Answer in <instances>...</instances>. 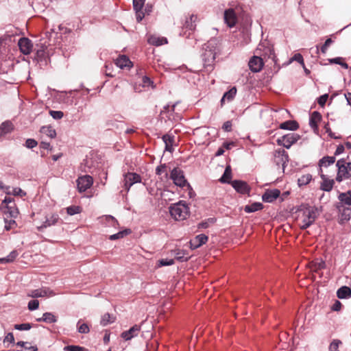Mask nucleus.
I'll list each match as a JSON object with an SVG mask.
<instances>
[{
  "label": "nucleus",
  "mask_w": 351,
  "mask_h": 351,
  "mask_svg": "<svg viewBox=\"0 0 351 351\" xmlns=\"http://www.w3.org/2000/svg\"><path fill=\"white\" fill-rule=\"evenodd\" d=\"M320 210L315 206L302 205L298 210V221L301 229L310 227L318 217Z\"/></svg>",
  "instance_id": "obj_1"
},
{
  "label": "nucleus",
  "mask_w": 351,
  "mask_h": 351,
  "mask_svg": "<svg viewBox=\"0 0 351 351\" xmlns=\"http://www.w3.org/2000/svg\"><path fill=\"white\" fill-rule=\"evenodd\" d=\"M217 45V41L216 39H211L205 45L202 60L206 68L212 69L213 67L216 57Z\"/></svg>",
  "instance_id": "obj_2"
},
{
  "label": "nucleus",
  "mask_w": 351,
  "mask_h": 351,
  "mask_svg": "<svg viewBox=\"0 0 351 351\" xmlns=\"http://www.w3.org/2000/svg\"><path fill=\"white\" fill-rule=\"evenodd\" d=\"M336 166L338 169L336 180L337 182H341L343 180L348 179L351 177V162H347L346 159L342 158L337 160Z\"/></svg>",
  "instance_id": "obj_3"
},
{
  "label": "nucleus",
  "mask_w": 351,
  "mask_h": 351,
  "mask_svg": "<svg viewBox=\"0 0 351 351\" xmlns=\"http://www.w3.org/2000/svg\"><path fill=\"white\" fill-rule=\"evenodd\" d=\"M169 212L171 215L176 220H183L186 219L189 213L187 205L182 201L171 206Z\"/></svg>",
  "instance_id": "obj_4"
},
{
  "label": "nucleus",
  "mask_w": 351,
  "mask_h": 351,
  "mask_svg": "<svg viewBox=\"0 0 351 351\" xmlns=\"http://www.w3.org/2000/svg\"><path fill=\"white\" fill-rule=\"evenodd\" d=\"M256 53L260 56H263L264 58L275 59L274 50L272 45H270L267 40L263 41L258 45Z\"/></svg>",
  "instance_id": "obj_5"
},
{
  "label": "nucleus",
  "mask_w": 351,
  "mask_h": 351,
  "mask_svg": "<svg viewBox=\"0 0 351 351\" xmlns=\"http://www.w3.org/2000/svg\"><path fill=\"white\" fill-rule=\"evenodd\" d=\"M300 138V136L295 133H289L278 138L277 143L279 145H282L287 149L291 147L293 144L296 143Z\"/></svg>",
  "instance_id": "obj_6"
},
{
  "label": "nucleus",
  "mask_w": 351,
  "mask_h": 351,
  "mask_svg": "<svg viewBox=\"0 0 351 351\" xmlns=\"http://www.w3.org/2000/svg\"><path fill=\"white\" fill-rule=\"evenodd\" d=\"M141 182V178L140 175L136 173L128 172L124 175L123 178V187L128 191H129L130 187L136 184Z\"/></svg>",
  "instance_id": "obj_7"
},
{
  "label": "nucleus",
  "mask_w": 351,
  "mask_h": 351,
  "mask_svg": "<svg viewBox=\"0 0 351 351\" xmlns=\"http://www.w3.org/2000/svg\"><path fill=\"white\" fill-rule=\"evenodd\" d=\"M56 293L49 288H42L38 289L31 290L27 293V296L33 298L42 297H51Z\"/></svg>",
  "instance_id": "obj_8"
},
{
  "label": "nucleus",
  "mask_w": 351,
  "mask_h": 351,
  "mask_svg": "<svg viewBox=\"0 0 351 351\" xmlns=\"http://www.w3.org/2000/svg\"><path fill=\"white\" fill-rule=\"evenodd\" d=\"M171 178L176 185L180 187H183L186 184V180H185L183 172L176 168L171 171Z\"/></svg>",
  "instance_id": "obj_9"
},
{
  "label": "nucleus",
  "mask_w": 351,
  "mask_h": 351,
  "mask_svg": "<svg viewBox=\"0 0 351 351\" xmlns=\"http://www.w3.org/2000/svg\"><path fill=\"white\" fill-rule=\"evenodd\" d=\"M77 183L80 192H84L92 186L93 179L90 176H84L78 178Z\"/></svg>",
  "instance_id": "obj_10"
},
{
  "label": "nucleus",
  "mask_w": 351,
  "mask_h": 351,
  "mask_svg": "<svg viewBox=\"0 0 351 351\" xmlns=\"http://www.w3.org/2000/svg\"><path fill=\"white\" fill-rule=\"evenodd\" d=\"M223 19L226 24L229 27H233L237 23V15L233 8L225 10Z\"/></svg>",
  "instance_id": "obj_11"
},
{
  "label": "nucleus",
  "mask_w": 351,
  "mask_h": 351,
  "mask_svg": "<svg viewBox=\"0 0 351 351\" xmlns=\"http://www.w3.org/2000/svg\"><path fill=\"white\" fill-rule=\"evenodd\" d=\"M18 45L21 52L24 55H29L32 51V42L27 38H21L18 42Z\"/></svg>",
  "instance_id": "obj_12"
},
{
  "label": "nucleus",
  "mask_w": 351,
  "mask_h": 351,
  "mask_svg": "<svg viewBox=\"0 0 351 351\" xmlns=\"http://www.w3.org/2000/svg\"><path fill=\"white\" fill-rule=\"evenodd\" d=\"M230 184L237 193L241 194H248L250 191V187L245 181L235 180L232 181Z\"/></svg>",
  "instance_id": "obj_13"
},
{
  "label": "nucleus",
  "mask_w": 351,
  "mask_h": 351,
  "mask_svg": "<svg viewBox=\"0 0 351 351\" xmlns=\"http://www.w3.org/2000/svg\"><path fill=\"white\" fill-rule=\"evenodd\" d=\"M263 58L260 56H254L249 61L248 65L250 70L254 73L259 72L263 66Z\"/></svg>",
  "instance_id": "obj_14"
},
{
  "label": "nucleus",
  "mask_w": 351,
  "mask_h": 351,
  "mask_svg": "<svg viewBox=\"0 0 351 351\" xmlns=\"http://www.w3.org/2000/svg\"><path fill=\"white\" fill-rule=\"evenodd\" d=\"M280 194L278 189L267 190L263 195L262 199L265 202H272L276 199Z\"/></svg>",
  "instance_id": "obj_15"
},
{
  "label": "nucleus",
  "mask_w": 351,
  "mask_h": 351,
  "mask_svg": "<svg viewBox=\"0 0 351 351\" xmlns=\"http://www.w3.org/2000/svg\"><path fill=\"white\" fill-rule=\"evenodd\" d=\"M115 64L121 69L125 68H130L132 66V63L128 56L125 55L119 56L115 60Z\"/></svg>",
  "instance_id": "obj_16"
},
{
  "label": "nucleus",
  "mask_w": 351,
  "mask_h": 351,
  "mask_svg": "<svg viewBox=\"0 0 351 351\" xmlns=\"http://www.w3.org/2000/svg\"><path fill=\"white\" fill-rule=\"evenodd\" d=\"M140 330H141V328L139 326L134 325V326L130 328L128 330L123 332L121 333V336L125 341H129V340L132 339L133 337L137 336Z\"/></svg>",
  "instance_id": "obj_17"
},
{
  "label": "nucleus",
  "mask_w": 351,
  "mask_h": 351,
  "mask_svg": "<svg viewBox=\"0 0 351 351\" xmlns=\"http://www.w3.org/2000/svg\"><path fill=\"white\" fill-rule=\"evenodd\" d=\"M207 241V236L203 234H199L190 241V247L191 249H196L206 243Z\"/></svg>",
  "instance_id": "obj_18"
},
{
  "label": "nucleus",
  "mask_w": 351,
  "mask_h": 351,
  "mask_svg": "<svg viewBox=\"0 0 351 351\" xmlns=\"http://www.w3.org/2000/svg\"><path fill=\"white\" fill-rule=\"evenodd\" d=\"M308 267L311 271L317 273L326 267V263L322 259H315L309 263Z\"/></svg>",
  "instance_id": "obj_19"
},
{
  "label": "nucleus",
  "mask_w": 351,
  "mask_h": 351,
  "mask_svg": "<svg viewBox=\"0 0 351 351\" xmlns=\"http://www.w3.org/2000/svg\"><path fill=\"white\" fill-rule=\"evenodd\" d=\"M320 176L322 179V182L321 183L320 189L324 191H330L332 190L334 184V180L328 179L325 175H324L322 172H320Z\"/></svg>",
  "instance_id": "obj_20"
},
{
  "label": "nucleus",
  "mask_w": 351,
  "mask_h": 351,
  "mask_svg": "<svg viewBox=\"0 0 351 351\" xmlns=\"http://www.w3.org/2000/svg\"><path fill=\"white\" fill-rule=\"evenodd\" d=\"M321 119H322V115L320 114V113L317 111H314L311 114V117H310V120H309L310 126L314 130L317 129V124L319 122H320Z\"/></svg>",
  "instance_id": "obj_21"
},
{
  "label": "nucleus",
  "mask_w": 351,
  "mask_h": 351,
  "mask_svg": "<svg viewBox=\"0 0 351 351\" xmlns=\"http://www.w3.org/2000/svg\"><path fill=\"white\" fill-rule=\"evenodd\" d=\"M59 217L57 214H51L49 216L46 217V219L43 224L41 225L39 228H47L57 223Z\"/></svg>",
  "instance_id": "obj_22"
},
{
  "label": "nucleus",
  "mask_w": 351,
  "mask_h": 351,
  "mask_svg": "<svg viewBox=\"0 0 351 351\" xmlns=\"http://www.w3.org/2000/svg\"><path fill=\"white\" fill-rule=\"evenodd\" d=\"M338 209L341 214V221H348L351 217V208L349 207H344L343 205L338 206Z\"/></svg>",
  "instance_id": "obj_23"
},
{
  "label": "nucleus",
  "mask_w": 351,
  "mask_h": 351,
  "mask_svg": "<svg viewBox=\"0 0 351 351\" xmlns=\"http://www.w3.org/2000/svg\"><path fill=\"white\" fill-rule=\"evenodd\" d=\"M237 94V88L236 87L231 88L228 91L226 92L223 94L221 99V104H223L226 101L228 102L231 101L235 97Z\"/></svg>",
  "instance_id": "obj_24"
},
{
  "label": "nucleus",
  "mask_w": 351,
  "mask_h": 351,
  "mask_svg": "<svg viewBox=\"0 0 351 351\" xmlns=\"http://www.w3.org/2000/svg\"><path fill=\"white\" fill-rule=\"evenodd\" d=\"M338 199L340 201L341 205L345 204L348 206H351V191H348L345 193H341Z\"/></svg>",
  "instance_id": "obj_25"
},
{
  "label": "nucleus",
  "mask_w": 351,
  "mask_h": 351,
  "mask_svg": "<svg viewBox=\"0 0 351 351\" xmlns=\"http://www.w3.org/2000/svg\"><path fill=\"white\" fill-rule=\"evenodd\" d=\"M162 140L165 144V150L171 152L173 151V144L174 138L170 134H165L162 136Z\"/></svg>",
  "instance_id": "obj_26"
},
{
  "label": "nucleus",
  "mask_w": 351,
  "mask_h": 351,
  "mask_svg": "<svg viewBox=\"0 0 351 351\" xmlns=\"http://www.w3.org/2000/svg\"><path fill=\"white\" fill-rule=\"evenodd\" d=\"M231 178H232V169L230 165H228L224 171V173L221 178L219 179L220 182L221 183H228L231 184Z\"/></svg>",
  "instance_id": "obj_27"
},
{
  "label": "nucleus",
  "mask_w": 351,
  "mask_h": 351,
  "mask_svg": "<svg viewBox=\"0 0 351 351\" xmlns=\"http://www.w3.org/2000/svg\"><path fill=\"white\" fill-rule=\"evenodd\" d=\"M37 322H44L51 324L57 322V317L51 313H45L43 317L36 319Z\"/></svg>",
  "instance_id": "obj_28"
},
{
  "label": "nucleus",
  "mask_w": 351,
  "mask_h": 351,
  "mask_svg": "<svg viewBox=\"0 0 351 351\" xmlns=\"http://www.w3.org/2000/svg\"><path fill=\"white\" fill-rule=\"evenodd\" d=\"M299 128L298 123L295 121H287L280 125V128L282 130H296Z\"/></svg>",
  "instance_id": "obj_29"
},
{
  "label": "nucleus",
  "mask_w": 351,
  "mask_h": 351,
  "mask_svg": "<svg viewBox=\"0 0 351 351\" xmlns=\"http://www.w3.org/2000/svg\"><path fill=\"white\" fill-rule=\"evenodd\" d=\"M335 162V156H324L319 161V165L320 167V172L322 173V167H326L330 165H332Z\"/></svg>",
  "instance_id": "obj_30"
},
{
  "label": "nucleus",
  "mask_w": 351,
  "mask_h": 351,
  "mask_svg": "<svg viewBox=\"0 0 351 351\" xmlns=\"http://www.w3.org/2000/svg\"><path fill=\"white\" fill-rule=\"evenodd\" d=\"M337 295L340 299L348 298L351 296V289L346 286L341 287L337 290Z\"/></svg>",
  "instance_id": "obj_31"
},
{
  "label": "nucleus",
  "mask_w": 351,
  "mask_h": 351,
  "mask_svg": "<svg viewBox=\"0 0 351 351\" xmlns=\"http://www.w3.org/2000/svg\"><path fill=\"white\" fill-rule=\"evenodd\" d=\"M148 42L149 43L153 45L160 46L164 44H167V39L166 38H159L154 36H152L149 38Z\"/></svg>",
  "instance_id": "obj_32"
},
{
  "label": "nucleus",
  "mask_w": 351,
  "mask_h": 351,
  "mask_svg": "<svg viewBox=\"0 0 351 351\" xmlns=\"http://www.w3.org/2000/svg\"><path fill=\"white\" fill-rule=\"evenodd\" d=\"M263 208V204L259 202H254L250 205H246L244 208L245 212L250 213L260 210Z\"/></svg>",
  "instance_id": "obj_33"
},
{
  "label": "nucleus",
  "mask_w": 351,
  "mask_h": 351,
  "mask_svg": "<svg viewBox=\"0 0 351 351\" xmlns=\"http://www.w3.org/2000/svg\"><path fill=\"white\" fill-rule=\"evenodd\" d=\"M12 130V124L10 121H5L0 125V137L9 133Z\"/></svg>",
  "instance_id": "obj_34"
},
{
  "label": "nucleus",
  "mask_w": 351,
  "mask_h": 351,
  "mask_svg": "<svg viewBox=\"0 0 351 351\" xmlns=\"http://www.w3.org/2000/svg\"><path fill=\"white\" fill-rule=\"evenodd\" d=\"M40 132L46 134L47 136L53 138L56 137V130L51 126H43L40 129Z\"/></svg>",
  "instance_id": "obj_35"
},
{
  "label": "nucleus",
  "mask_w": 351,
  "mask_h": 351,
  "mask_svg": "<svg viewBox=\"0 0 351 351\" xmlns=\"http://www.w3.org/2000/svg\"><path fill=\"white\" fill-rule=\"evenodd\" d=\"M312 180V176L309 173L302 175L298 179V184L299 186H303L308 184Z\"/></svg>",
  "instance_id": "obj_36"
},
{
  "label": "nucleus",
  "mask_w": 351,
  "mask_h": 351,
  "mask_svg": "<svg viewBox=\"0 0 351 351\" xmlns=\"http://www.w3.org/2000/svg\"><path fill=\"white\" fill-rule=\"evenodd\" d=\"M77 327L78 332L82 334H87L90 331L88 326L85 323L81 324V320L78 321Z\"/></svg>",
  "instance_id": "obj_37"
},
{
  "label": "nucleus",
  "mask_w": 351,
  "mask_h": 351,
  "mask_svg": "<svg viewBox=\"0 0 351 351\" xmlns=\"http://www.w3.org/2000/svg\"><path fill=\"white\" fill-rule=\"evenodd\" d=\"M189 256L188 255L187 253H186L185 251H181V250H178L176 253V258L178 260V261H187L189 258Z\"/></svg>",
  "instance_id": "obj_38"
},
{
  "label": "nucleus",
  "mask_w": 351,
  "mask_h": 351,
  "mask_svg": "<svg viewBox=\"0 0 351 351\" xmlns=\"http://www.w3.org/2000/svg\"><path fill=\"white\" fill-rule=\"evenodd\" d=\"M130 232V230H125L123 231H120L118 233L110 235L109 239L112 241L119 239L121 238H123L125 235L128 234Z\"/></svg>",
  "instance_id": "obj_39"
},
{
  "label": "nucleus",
  "mask_w": 351,
  "mask_h": 351,
  "mask_svg": "<svg viewBox=\"0 0 351 351\" xmlns=\"http://www.w3.org/2000/svg\"><path fill=\"white\" fill-rule=\"evenodd\" d=\"M103 219H105L106 221L113 227H117L119 225L117 220L111 215H106L101 217Z\"/></svg>",
  "instance_id": "obj_40"
},
{
  "label": "nucleus",
  "mask_w": 351,
  "mask_h": 351,
  "mask_svg": "<svg viewBox=\"0 0 351 351\" xmlns=\"http://www.w3.org/2000/svg\"><path fill=\"white\" fill-rule=\"evenodd\" d=\"M156 173L158 176H162V174H164V177L165 178H167L168 176V173H167V171L166 165L164 164V165H161L157 167V168L156 169Z\"/></svg>",
  "instance_id": "obj_41"
},
{
  "label": "nucleus",
  "mask_w": 351,
  "mask_h": 351,
  "mask_svg": "<svg viewBox=\"0 0 351 351\" xmlns=\"http://www.w3.org/2000/svg\"><path fill=\"white\" fill-rule=\"evenodd\" d=\"M114 319L111 317L109 313L104 314L101 319V324L103 326H106L108 324L112 323Z\"/></svg>",
  "instance_id": "obj_42"
},
{
  "label": "nucleus",
  "mask_w": 351,
  "mask_h": 351,
  "mask_svg": "<svg viewBox=\"0 0 351 351\" xmlns=\"http://www.w3.org/2000/svg\"><path fill=\"white\" fill-rule=\"evenodd\" d=\"M66 211L69 215H73L80 213L81 212V208L77 206H71L66 208Z\"/></svg>",
  "instance_id": "obj_43"
},
{
  "label": "nucleus",
  "mask_w": 351,
  "mask_h": 351,
  "mask_svg": "<svg viewBox=\"0 0 351 351\" xmlns=\"http://www.w3.org/2000/svg\"><path fill=\"white\" fill-rule=\"evenodd\" d=\"M25 193L19 187H13L11 192H8V195H19L23 197L25 195Z\"/></svg>",
  "instance_id": "obj_44"
},
{
  "label": "nucleus",
  "mask_w": 351,
  "mask_h": 351,
  "mask_svg": "<svg viewBox=\"0 0 351 351\" xmlns=\"http://www.w3.org/2000/svg\"><path fill=\"white\" fill-rule=\"evenodd\" d=\"M293 61L298 62L302 66H304V62L302 56L300 53L295 54L289 60V63Z\"/></svg>",
  "instance_id": "obj_45"
},
{
  "label": "nucleus",
  "mask_w": 351,
  "mask_h": 351,
  "mask_svg": "<svg viewBox=\"0 0 351 351\" xmlns=\"http://www.w3.org/2000/svg\"><path fill=\"white\" fill-rule=\"evenodd\" d=\"M276 154H278V156H281V162L283 165L288 162V154L284 149L277 151Z\"/></svg>",
  "instance_id": "obj_46"
},
{
  "label": "nucleus",
  "mask_w": 351,
  "mask_h": 351,
  "mask_svg": "<svg viewBox=\"0 0 351 351\" xmlns=\"http://www.w3.org/2000/svg\"><path fill=\"white\" fill-rule=\"evenodd\" d=\"M14 328L19 330H28L32 328V326L29 323L21 324H15Z\"/></svg>",
  "instance_id": "obj_47"
},
{
  "label": "nucleus",
  "mask_w": 351,
  "mask_h": 351,
  "mask_svg": "<svg viewBox=\"0 0 351 351\" xmlns=\"http://www.w3.org/2000/svg\"><path fill=\"white\" fill-rule=\"evenodd\" d=\"M341 344V341L338 339L333 340L330 346H329V350L330 351H338V348L339 345Z\"/></svg>",
  "instance_id": "obj_48"
},
{
  "label": "nucleus",
  "mask_w": 351,
  "mask_h": 351,
  "mask_svg": "<svg viewBox=\"0 0 351 351\" xmlns=\"http://www.w3.org/2000/svg\"><path fill=\"white\" fill-rule=\"evenodd\" d=\"M27 306L29 311L36 310L39 307V302L37 300H30Z\"/></svg>",
  "instance_id": "obj_49"
},
{
  "label": "nucleus",
  "mask_w": 351,
  "mask_h": 351,
  "mask_svg": "<svg viewBox=\"0 0 351 351\" xmlns=\"http://www.w3.org/2000/svg\"><path fill=\"white\" fill-rule=\"evenodd\" d=\"M142 84L143 87H152L154 88L153 82L150 80L149 77L147 76H144L142 78Z\"/></svg>",
  "instance_id": "obj_50"
},
{
  "label": "nucleus",
  "mask_w": 351,
  "mask_h": 351,
  "mask_svg": "<svg viewBox=\"0 0 351 351\" xmlns=\"http://www.w3.org/2000/svg\"><path fill=\"white\" fill-rule=\"evenodd\" d=\"M50 115L54 119H60L63 117V112L62 111H56V110H50L49 111Z\"/></svg>",
  "instance_id": "obj_51"
},
{
  "label": "nucleus",
  "mask_w": 351,
  "mask_h": 351,
  "mask_svg": "<svg viewBox=\"0 0 351 351\" xmlns=\"http://www.w3.org/2000/svg\"><path fill=\"white\" fill-rule=\"evenodd\" d=\"M65 351H84L83 347L79 346H67L64 348Z\"/></svg>",
  "instance_id": "obj_52"
},
{
  "label": "nucleus",
  "mask_w": 351,
  "mask_h": 351,
  "mask_svg": "<svg viewBox=\"0 0 351 351\" xmlns=\"http://www.w3.org/2000/svg\"><path fill=\"white\" fill-rule=\"evenodd\" d=\"M145 0H133L134 10L143 9Z\"/></svg>",
  "instance_id": "obj_53"
},
{
  "label": "nucleus",
  "mask_w": 351,
  "mask_h": 351,
  "mask_svg": "<svg viewBox=\"0 0 351 351\" xmlns=\"http://www.w3.org/2000/svg\"><path fill=\"white\" fill-rule=\"evenodd\" d=\"M17 255L18 253L16 251L11 252L7 257L4 258L5 259V263L12 262Z\"/></svg>",
  "instance_id": "obj_54"
},
{
  "label": "nucleus",
  "mask_w": 351,
  "mask_h": 351,
  "mask_svg": "<svg viewBox=\"0 0 351 351\" xmlns=\"http://www.w3.org/2000/svg\"><path fill=\"white\" fill-rule=\"evenodd\" d=\"M174 263L173 259H161L158 261L159 266H168Z\"/></svg>",
  "instance_id": "obj_55"
},
{
  "label": "nucleus",
  "mask_w": 351,
  "mask_h": 351,
  "mask_svg": "<svg viewBox=\"0 0 351 351\" xmlns=\"http://www.w3.org/2000/svg\"><path fill=\"white\" fill-rule=\"evenodd\" d=\"M332 43V40L331 38H328L326 39V40L325 41L324 44L322 45V47H321V51L323 53H326L327 49H328V47L330 46V45Z\"/></svg>",
  "instance_id": "obj_56"
},
{
  "label": "nucleus",
  "mask_w": 351,
  "mask_h": 351,
  "mask_svg": "<svg viewBox=\"0 0 351 351\" xmlns=\"http://www.w3.org/2000/svg\"><path fill=\"white\" fill-rule=\"evenodd\" d=\"M136 12V17L138 22H140L142 21V19L144 18L145 14L142 10V9H136L134 10Z\"/></svg>",
  "instance_id": "obj_57"
},
{
  "label": "nucleus",
  "mask_w": 351,
  "mask_h": 351,
  "mask_svg": "<svg viewBox=\"0 0 351 351\" xmlns=\"http://www.w3.org/2000/svg\"><path fill=\"white\" fill-rule=\"evenodd\" d=\"M328 98V94H324L318 98L317 102L321 106H324Z\"/></svg>",
  "instance_id": "obj_58"
},
{
  "label": "nucleus",
  "mask_w": 351,
  "mask_h": 351,
  "mask_svg": "<svg viewBox=\"0 0 351 351\" xmlns=\"http://www.w3.org/2000/svg\"><path fill=\"white\" fill-rule=\"evenodd\" d=\"M37 145V142L32 138H29L25 142V146L27 148H34Z\"/></svg>",
  "instance_id": "obj_59"
},
{
  "label": "nucleus",
  "mask_w": 351,
  "mask_h": 351,
  "mask_svg": "<svg viewBox=\"0 0 351 351\" xmlns=\"http://www.w3.org/2000/svg\"><path fill=\"white\" fill-rule=\"evenodd\" d=\"M3 342L4 343L8 342L10 343H13L14 342V337L13 333L12 332L8 333V335L5 337V338L3 339Z\"/></svg>",
  "instance_id": "obj_60"
},
{
  "label": "nucleus",
  "mask_w": 351,
  "mask_h": 351,
  "mask_svg": "<svg viewBox=\"0 0 351 351\" xmlns=\"http://www.w3.org/2000/svg\"><path fill=\"white\" fill-rule=\"evenodd\" d=\"M222 128L223 130L226 131V132H230L232 129V123L229 121H226L223 126H222Z\"/></svg>",
  "instance_id": "obj_61"
},
{
  "label": "nucleus",
  "mask_w": 351,
  "mask_h": 351,
  "mask_svg": "<svg viewBox=\"0 0 351 351\" xmlns=\"http://www.w3.org/2000/svg\"><path fill=\"white\" fill-rule=\"evenodd\" d=\"M341 303L338 300H336L332 306V309L335 311H339L341 309Z\"/></svg>",
  "instance_id": "obj_62"
},
{
  "label": "nucleus",
  "mask_w": 351,
  "mask_h": 351,
  "mask_svg": "<svg viewBox=\"0 0 351 351\" xmlns=\"http://www.w3.org/2000/svg\"><path fill=\"white\" fill-rule=\"evenodd\" d=\"M343 58H341V57H337V58H332V59H329L328 61L330 63H332V64H341V62L342 61Z\"/></svg>",
  "instance_id": "obj_63"
},
{
  "label": "nucleus",
  "mask_w": 351,
  "mask_h": 351,
  "mask_svg": "<svg viewBox=\"0 0 351 351\" xmlns=\"http://www.w3.org/2000/svg\"><path fill=\"white\" fill-rule=\"evenodd\" d=\"M344 152V146L343 145H339L335 152V155H339Z\"/></svg>",
  "instance_id": "obj_64"
}]
</instances>
